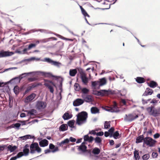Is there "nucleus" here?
<instances>
[{
  "label": "nucleus",
  "mask_w": 160,
  "mask_h": 160,
  "mask_svg": "<svg viewBox=\"0 0 160 160\" xmlns=\"http://www.w3.org/2000/svg\"><path fill=\"white\" fill-rule=\"evenodd\" d=\"M30 74H32L33 75H34L36 74L38 75L41 74V75L46 77H49L52 76V74L50 73L43 72H32L26 73L22 74L20 76L19 78H16L11 79L9 82L11 83H17L19 82L21 79L22 78L23 76L25 75H28Z\"/></svg>",
  "instance_id": "obj_1"
},
{
  "label": "nucleus",
  "mask_w": 160,
  "mask_h": 160,
  "mask_svg": "<svg viewBox=\"0 0 160 160\" xmlns=\"http://www.w3.org/2000/svg\"><path fill=\"white\" fill-rule=\"evenodd\" d=\"M107 81L105 78L100 79L98 81L92 82L91 86L92 89L97 90L99 89L100 86H103L106 84Z\"/></svg>",
  "instance_id": "obj_2"
},
{
  "label": "nucleus",
  "mask_w": 160,
  "mask_h": 160,
  "mask_svg": "<svg viewBox=\"0 0 160 160\" xmlns=\"http://www.w3.org/2000/svg\"><path fill=\"white\" fill-rule=\"evenodd\" d=\"M87 117V113L85 112H82L79 113L77 115V123L78 125H81L85 123Z\"/></svg>",
  "instance_id": "obj_3"
},
{
  "label": "nucleus",
  "mask_w": 160,
  "mask_h": 160,
  "mask_svg": "<svg viewBox=\"0 0 160 160\" xmlns=\"http://www.w3.org/2000/svg\"><path fill=\"white\" fill-rule=\"evenodd\" d=\"M148 113L154 117H157L160 114V108H156L154 106H151L146 108Z\"/></svg>",
  "instance_id": "obj_4"
},
{
  "label": "nucleus",
  "mask_w": 160,
  "mask_h": 160,
  "mask_svg": "<svg viewBox=\"0 0 160 160\" xmlns=\"http://www.w3.org/2000/svg\"><path fill=\"white\" fill-rule=\"evenodd\" d=\"M30 153L32 154L34 153L36 151L38 153L40 152L41 149L39 147L37 143H34L32 144L30 146Z\"/></svg>",
  "instance_id": "obj_5"
},
{
  "label": "nucleus",
  "mask_w": 160,
  "mask_h": 160,
  "mask_svg": "<svg viewBox=\"0 0 160 160\" xmlns=\"http://www.w3.org/2000/svg\"><path fill=\"white\" fill-rule=\"evenodd\" d=\"M138 117V115L135 113H132L128 114H126L124 117V120L127 122H132Z\"/></svg>",
  "instance_id": "obj_6"
},
{
  "label": "nucleus",
  "mask_w": 160,
  "mask_h": 160,
  "mask_svg": "<svg viewBox=\"0 0 160 160\" xmlns=\"http://www.w3.org/2000/svg\"><path fill=\"white\" fill-rule=\"evenodd\" d=\"M156 141L149 137L144 138V142L145 144L149 147H152L155 144Z\"/></svg>",
  "instance_id": "obj_7"
},
{
  "label": "nucleus",
  "mask_w": 160,
  "mask_h": 160,
  "mask_svg": "<svg viewBox=\"0 0 160 160\" xmlns=\"http://www.w3.org/2000/svg\"><path fill=\"white\" fill-rule=\"evenodd\" d=\"M47 104L45 102L39 101L37 102L35 107L37 109L41 110L45 108Z\"/></svg>",
  "instance_id": "obj_8"
},
{
  "label": "nucleus",
  "mask_w": 160,
  "mask_h": 160,
  "mask_svg": "<svg viewBox=\"0 0 160 160\" xmlns=\"http://www.w3.org/2000/svg\"><path fill=\"white\" fill-rule=\"evenodd\" d=\"M42 61L48 62L49 63L52 64V65L58 67H59L61 65L60 63L56 61H53L51 59L48 58H44V60H42Z\"/></svg>",
  "instance_id": "obj_9"
},
{
  "label": "nucleus",
  "mask_w": 160,
  "mask_h": 160,
  "mask_svg": "<svg viewBox=\"0 0 160 160\" xmlns=\"http://www.w3.org/2000/svg\"><path fill=\"white\" fill-rule=\"evenodd\" d=\"M25 112L27 113V116L31 118H34L37 112L36 110L34 109L26 111Z\"/></svg>",
  "instance_id": "obj_10"
},
{
  "label": "nucleus",
  "mask_w": 160,
  "mask_h": 160,
  "mask_svg": "<svg viewBox=\"0 0 160 160\" xmlns=\"http://www.w3.org/2000/svg\"><path fill=\"white\" fill-rule=\"evenodd\" d=\"M80 77L82 82L85 85H87L88 82V79L86 74L82 72L80 74Z\"/></svg>",
  "instance_id": "obj_11"
},
{
  "label": "nucleus",
  "mask_w": 160,
  "mask_h": 160,
  "mask_svg": "<svg viewBox=\"0 0 160 160\" xmlns=\"http://www.w3.org/2000/svg\"><path fill=\"white\" fill-rule=\"evenodd\" d=\"M109 91L105 90H100L99 92L98 91H93V93L97 95H106L109 93Z\"/></svg>",
  "instance_id": "obj_12"
},
{
  "label": "nucleus",
  "mask_w": 160,
  "mask_h": 160,
  "mask_svg": "<svg viewBox=\"0 0 160 160\" xmlns=\"http://www.w3.org/2000/svg\"><path fill=\"white\" fill-rule=\"evenodd\" d=\"M86 142H83L81 145L79 146H77L78 150L80 152H84L86 151L87 147L85 145Z\"/></svg>",
  "instance_id": "obj_13"
},
{
  "label": "nucleus",
  "mask_w": 160,
  "mask_h": 160,
  "mask_svg": "<svg viewBox=\"0 0 160 160\" xmlns=\"http://www.w3.org/2000/svg\"><path fill=\"white\" fill-rule=\"evenodd\" d=\"M13 53L12 52L2 51L0 52V58L12 55Z\"/></svg>",
  "instance_id": "obj_14"
},
{
  "label": "nucleus",
  "mask_w": 160,
  "mask_h": 160,
  "mask_svg": "<svg viewBox=\"0 0 160 160\" xmlns=\"http://www.w3.org/2000/svg\"><path fill=\"white\" fill-rule=\"evenodd\" d=\"M83 100L81 99H77L74 101L73 105L75 106H78L83 104Z\"/></svg>",
  "instance_id": "obj_15"
},
{
  "label": "nucleus",
  "mask_w": 160,
  "mask_h": 160,
  "mask_svg": "<svg viewBox=\"0 0 160 160\" xmlns=\"http://www.w3.org/2000/svg\"><path fill=\"white\" fill-rule=\"evenodd\" d=\"M82 97L84 99L83 101L87 102H90L92 100V97L90 95H86L83 94L82 95Z\"/></svg>",
  "instance_id": "obj_16"
},
{
  "label": "nucleus",
  "mask_w": 160,
  "mask_h": 160,
  "mask_svg": "<svg viewBox=\"0 0 160 160\" xmlns=\"http://www.w3.org/2000/svg\"><path fill=\"white\" fill-rule=\"evenodd\" d=\"M50 84H51L53 86H55L53 83L51 81L49 82V83L45 82L44 83V85L48 88L50 90V92L53 93V92L54 90L52 87L50 85Z\"/></svg>",
  "instance_id": "obj_17"
},
{
  "label": "nucleus",
  "mask_w": 160,
  "mask_h": 160,
  "mask_svg": "<svg viewBox=\"0 0 160 160\" xmlns=\"http://www.w3.org/2000/svg\"><path fill=\"white\" fill-rule=\"evenodd\" d=\"M49 148L52 151V152L54 153L58 151V147H55V146L52 143H50L49 145Z\"/></svg>",
  "instance_id": "obj_18"
},
{
  "label": "nucleus",
  "mask_w": 160,
  "mask_h": 160,
  "mask_svg": "<svg viewBox=\"0 0 160 160\" xmlns=\"http://www.w3.org/2000/svg\"><path fill=\"white\" fill-rule=\"evenodd\" d=\"M110 110L111 112H117L118 111V109L117 106V104L115 102H114L113 105L112 106H111Z\"/></svg>",
  "instance_id": "obj_19"
},
{
  "label": "nucleus",
  "mask_w": 160,
  "mask_h": 160,
  "mask_svg": "<svg viewBox=\"0 0 160 160\" xmlns=\"http://www.w3.org/2000/svg\"><path fill=\"white\" fill-rule=\"evenodd\" d=\"M153 91L152 89L149 88H147L143 94V96H146L148 95H151L153 93Z\"/></svg>",
  "instance_id": "obj_20"
},
{
  "label": "nucleus",
  "mask_w": 160,
  "mask_h": 160,
  "mask_svg": "<svg viewBox=\"0 0 160 160\" xmlns=\"http://www.w3.org/2000/svg\"><path fill=\"white\" fill-rule=\"evenodd\" d=\"M36 94L35 93H32L27 97L25 100L26 102H28L32 100L35 97Z\"/></svg>",
  "instance_id": "obj_21"
},
{
  "label": "nucleus",
  "mask_w": 160,
  "mask_h": 160,
  "mask_svg": "<svg viewBox=\"0 0 160 160\" xmlns=\"http://www.w3.org/2000/svg\"><path fill=\"white\" fill-rule=\"evenodd\" d=\"M83 138L84 142L86 141H88L89 142H91L93 140V138L92 137H89L88 135H86L84 136Z\"/></svg>",
  "instance_id": "obj_22"
},
{
  "label": "nucleus",
  "mask_w": 160,
  "mask_h": 160,
  "mask_svg": "<svg viewBox=\"0 0 160 160\" xmlns=\"http://www.w3.org/2000/svg\"><path fill=\"white\" fill-rule=\"evenodd\" d=\"M144 136L143 135H140L136 139V143H137L142 142L143 141L144 142Z\"/></svg>",
  "instance_id": "obj_23"
},
{
  "label": "nucleus",
  "mask_w": 160,
  "mask_h": 160,
  "mask_svg": "<svg viewBox=\"0 0 160 160\" xmlns=\"http://www.w3.org/2000/svg\"><path fill=\"white\" fill-rule=\"evenodd\" d=\"M72 115L71 114H69L68 112L65 113L63 115L62 118L65 120H68L70 119L72 117Z\"/></svg>",
  "instance_id": "obj_24"
},
{
  "label": "nucleus",
  "mask_w": 160,
  "mask_h": 160,
  "mask_svg": "<svg viewBox=\"0 0 160 160\" xmlns=\"http://www.w3.org/2000/svg\"><path fill=\"white\" fill-rule=\"evenodd\" d=\"M48 144V141L46 139H44L39 142V145L41 147H44Z\"/></svg>",
  "instance_id": "obj_25"
},
{
  "label": "nucleus",
  "mask_w": 160,
  "mask_h": 160,
  "mask_svg": "<svg viewBox=\"0 0 160 160\" xmlns=\"http://www.w3.org/2000/svg\"><path fill=\"white\" fill-rule=\"evenodd\" d=\"M148 86L152 88H154L158 86L157 83L153 81H150L149 83H148Z\"/></svg>",
  "instance_id": "obj_26"
},
{
  "label": "nucleus",
  "mask_w": 160,
  "mask_h": 160,
  "mask_svg": "<svg viewBox=\"0 0 160 160\" xmlns=\"http://www.w3.org/2000/svg\"><path fill=\"white\" fill-rule=\"evenodd\" d=\"M23 155V152H20L16 156L11 158L10 160H16L17 158L21 157Z\"/></svg>",
  "instance_id": "obj_27"
},
{
  "label": "nucleus",
  "mask_w": 160,
  "mask_h": 160,
  "mask_svg": "<svg viewBox=\"0 0 160 160\" xmlns=\"http://www.w3.org/2000/svg\"><path fill=\"white\" fill-rule=\"evenodd\" d=\"M136 81L138 83H144L145 82V79L141 77H137L136 78Z\"/></svg>",
  "instance_id": "obj_28"
},
{
  "label": "nucleus",
  "mask_w": 160,
  "mask_h": 160,
  "mask_svg": "<svg viewBox=\"0 0 160 160\" xmlns=\"http://www.w3.org/2000/svg\"><path fill=\"white\" fill-rule=\"evenodd\" d=\"M101 2H102L103 4H106L107 5L106 8L102 9H108L110 8V3L109 1L107 0H101Z\"/></svg>",
  "instance_id": "obj_29"
},
{
  "label": "nucleus",
  "mask_w": 160,
  "mask_h": 160,
  "mask_svg": "<svg viewBox=\"0 0 160 160\" xmlns=\"http://www.w3.org/2000/svg\"><path fill=\"white\" fill-rule=\"evenodd\" d=\"M113 137L114 139H117L120 137L118 131H116L112 133L111 137Z\"/></svg>",
  "instance_id": "obj_30"
},
{
  "label": "nucleus",
  "mask_w": 160,
  "mask_h": 160,
  "mask_svg": "<svg viewBox=\"0 0 160 160\" xmlns=\"http://www.w3.org/2000/svg\"><path fill=\"white\" fill-rule=\"evenodd\" d=\"M77 70L76 69H71L69 70V75L72 77L74 76L77 73Z\"/></svg>",
  "instance_id": "obj_31"
},
{
  "label": "nucleus",
  "mask_w": 160,
  "mask_h": 160,
  "mask_svg": "<svg viewBox=\"0 0 160 160\" xmlns=\"http://www.w3.org/2000/svg\"><path fill=\"white\" fill-rule=\"evenodd\" d=\"M91 111L92 114H96L99 113V110L96 107H92L91 109Z\"/></svg>",
  "instance_id": "obj_32"
},
{
  "label": "nucleus",
  "mask_w": 160,
  "mask_h": 160,
  "mask_svg": "<svg viewBox=\"0 0 160 160\" xmlns=\"http://www.w3.org/2000/svg\"><path fill=\"white\" fill-rule=\"evenodd\" d=\"M8 148L11 152H12L14 151L17 148V147L15 146H12L9 145L8 146Z\"/></svg>",
  "instance_id": "obj_33"
},
{
  "label": "nucleus",
  "mask_w": 160,
  "mask_h": 160,
  "mask_svg": "<svg viewBox=\"0 0 160 160\" xmlns=\"http://www.w3.org/2000/svg\"><path fill=\"white\" fill-rule=\"evenodd\" d=\"M80 8L81 9L82 13V14L83 15V16H84L85 18H86V17H89V15L87 13V12L82 8V6H80Z\"/></svg>",
  "instance_id": "obj_34"
},
{
  "label": "nucleus",
  "mask_w": 160,
  "mask_h": 160,
  "mask_svg": "<svg viewBox=\"0 0 160 160\" xmlns=\"http://www.w3.org/2000/svg\"><path fill=\"white\" fill-rule=\"evenodd\" d=\"M68 126L67 124H63L61 125L60 128L59 129L61 131H64L67 130Z\"/></svg>",
  "instance_id": "obj_35"
},
{
  "label": "nucleus",
  "mask_w": 160,
  "mask_h": 160,
  "mask_svg": "<svg viewBox=\"0 0 160 160\" xmlns=\"http://www.w3.org/2000/svg\"><path fill=\"white\" fill-rule=\"evenodd\" d=\"M33 138V137L30 135H27L19 138L22 139V140H25L28 138Z\"/></svg>",
  "instance_id": "obj_36"
},
{
  "label": "nucleus",
  "mask_w": 160,
  "mask_h": 160,
  "mask_svg": "<svg viewBox=\"0 0 160 160\" xmlns=\"http://www.w3.org/2000/svg\"><path fill=\"white\" fill-rule=\"evenodd\" d=\"M28 51V49L25 48L23 49V51H21L19 50H17L15 51V52L19 53V54H24L26 53V52Z\"/></svg>",
  "instance_id": "obj_37"
},
{
  "label": "nucleus",
  "mask_w": 160,
  "mask_h": 160,
  "mask_svg": "<svg viewBox=\"0 0 160 160\" xmlns=\"http://www.w3.org/2000/svg\"><path fill=\"white\" fill-rule=\"evenodd\" d=\"M134 157L135 160H138L139 159L140 157L138 151H135L134 152Z\"/></svg>",
  "instance_id": "obj_38"
},
{
  "label": "nucleus",
  "mask_w": 160,
  "mask_h": 160,
  "mask_svg": "<svg viewBox=\"0 0 160 160\" xmlns=\"http://www.w3.org/2000/svg\"><path fill=\"white\" fill-rule=\"evenodd\" d=\"M69 142V140L68 138H66L64 140L62 141L59 143V145L60 146H62L63 145L68 143Z\"/></svg>",
  "instance_id": "obj_39"
},
{
  "label": "nucleus",
  "mask_w": 160,
  "mask_h": 160,
  "mask_svg": "<svg viewBox=\"0 0 160 160\" xmlns=\"http://www.w3.org/2000/svg\"><path fill=\"white\" fill-rule=\"evenodd\" d=\"M21 126V124L19 123H16L14 124H13L11 126H10L8 128H19Z\"/></svg>",
  "instance_id": "obj_40"
},
{
  "label": "nucleus",
  "mask_w": 160,
  "mask_h": 160,
  "mask_svg": "<svg viewBox=\"0 0 160 160\" xmlns=\"http://www.w3.org/2000/svg\"><path fill=\"white\" fill-rule=\"evenodd\" d=\"M100 152V149L97 148H94L92 150V152L95 154H98Z\"/></svg>",
  "instance_id": "obj_41"
},
{
  "label": "nucleus",
  "mask_w": 160,
  "mask_h": 160,
  "mask_svg": "<svg viewBox=\"0 0 160 160\" xmlns=\"http://www.w3.org/2000/svg\"><path fill=\"white\" fill-rule=\"evenodd\" d=\"M23 153H23V156H24V155L25 156H27L28 155V153L29 152V148L26 149V148H24L23 150Z\"/></svg>",
  "instance_id": "obj_42"
},
{
  "label": "nucleus",
  "mask_w": 160,
  "mask_h": 160,
  "mask_svg": "<svg viewBox=\"0 0 160 160\" xmlns=\"http://www.w3.org/2000/svg\"><path fill=\"white\" fill-rule=\"evenodd\" d=\"M74 89L76 91H78L80 89V86L79 84L77 83L75 84L74 85Z\"/></svg>",
  "instance_id": "obj_43"
},
{
  "label": "nucleus",
  "mask_w": 160,
  "mask_h": 160,
  "mask_svg": "<svg viewBox=\"0 0 160 160\" xmlns=\"http://www.w3.org/2000/svg\"><path fill=\"white\" fill-rule=\"evenodd\" d=\"M40 60V58H36L34 57H31L29 58H28V59H27L26 60L27 61H33V60H36L37 61H39Z\"/></svg>",
  "instance_id": "obj_44"
},
{
  "label": "nucleus",
  "mask_w": 160,
  "mask_h": 160,
  "mask_svg": "<svg viewBox=\"0 0 160 160\" xmlns=\"http://www.w3.org/2000/svg\"><path fill=\"white\" fill-rule=\"evenodd\" d=\"M110 127V122H105L104 124V128L106 129H109Z\"/></svg>",
  "instance_id": "obj_45"
},
{
  "label": "nucleus",
  "mask_w": 160,
  "mask_h": 160,
  "mask_svg": "<svg viewBox=\"0 0 160 160\" xmlns=\"http://www.w3.org/2000/svg\"><path fill=\"white\" fill-rule=\"evenodd\" d=\"M149 154H147L143 155L142 157L143 160H147L149 158Z\"/></svg>",
  "instance_id": "obj_46"
},
{
  "label": "nucleus",
  "mask_w": 160,
  "mask_h": 160,
  "mask_svg": "<svg viewBox=\"0 0 160 160\" xmlns=\"http://www.w3.org/2000/svg\"><path fill=\"white\" fill-rule=\"evenodd\" d=\"M14 92L16 94L18 93L19 91V88L18 86H16L14 87L13 89Z\"/></svg>",
  "instance_id": "obj_47"
},
{
  "label": "nucleus",
  "mask_w": 160,
  "mask_h": 160,
  "mask_svg": "<svg viewBox=\"0 0 160 160\" xmlns=\"http://www.w3.org/2000/svg\"><path fill=\"white\" fill-rule=\"evenodd\" d=\"M82 91L83 93L87 94L89 92V90L86 88H84L82 89Z\"/></svg>",
  "instance_id": "obj_48"
},
{
  "label": "nucleus",
  "mask_w": 160,
  "mask_h": 160,
  "mask_svg": "<svg viewBox=\"0 0 160 160\" xmlns=\"http://www.w3.org/2000/svg\"><path fill=\"white\" fill-rule=\"evenodd\" d=\"M95 142L97 143H99L101 141V138L98 137H96L95 139Z\"/></svg>",
  "instance_id": "obj_49"
},
{
  "label": "nucleus",
  "mask_w": 160,
  "mask_h": 160,
  "mask_svg": "<svg viewBox=\"0 0 160 160\" xmlns=\"http://www.w3.org/2000/svg\"><path fill=\"white\" fill-rule=\"evenodd\" d=\"M36 44H31L29 45L28 46V48H27L28 49V50L30 49L31 48L33 47H35L36 46Z\"/></svg>",
  "instance_id": "obj_50"
},
{
  "label": "nucleus",
  "mask_w": 160,
  "mask_h": 160,
  "mask_svg": "<svg viewBox=\"0 0 160 160\" xmlns=\"http://www.w3.org/2000/svg\"><path fill=\"white\" fill-rule=\"evenodd\" d=\"M74 124V122L72 121H70L68 122V126L71 128L73 127Z\"/></svg>",
  "instance_id": "obj_51"
},
{
  "label": "nucleus",
  "mask_w": 160,
  "mask_h": 160,
  "mask_svg": "<svg viewBox=\"0 0 160 160\" xmlns=\"http://www.w3.org/2000/svg\"><path fill=\"white\" fill-rule=\"evenodd\" d=\"M152 156L153 158H157L158 156V154L157 152H153L152 154Z\"/></svg>",
  "instance_id": "obj_52"
},
{
  "label": "nucleus",
  "mask_w": 160,
  "mask_h": 160,
  "mask_svg": "<svg viewBox=\"0 0 160 160\" xmlns=\"http://www.w3.org/2000/svg\"><path fill=\"white\" fill-rule=\"evenodd\" d=\"M69 139V141H70L71 142H75L76 141V139L72 137H70Z\"/></svg>",
  "instance_id": "obj_53"
},
{
  "label": "nucleus",
  "mask_w": 160,
  "mask_h": 160,
  "mask_svg": "<svg viewBox=\"0 0 160 160\" xmlns=\"http://www.w3.org/2000/svg\"><path fill=\"white\" fill-rule=\"evenodd\" d=\"M160 136V135L158 133H157L154 135V137L155 138H158Z\"/></svg>",
  "instance_id": "obj_54"
},
{
  "label": "nucleus",
  "mask_w": 160,
  "mask_h": 160,
  "mask_svg": "<svg viewBox=\"0 0 160 160\" xmlns=\"http://www.w3.org/2000/svg\"><path fill=\"white\" fill-rule=\"evenodd\" d=\"M103 132H97L96 133V135L97 136H102L103 135Z\"/></svg>",
  "instance_id": "obj_55"
},
{
  "label": "nucleus",
  "mask_w": 160,
  "mask_h": 160,
  "mask_svg": "<svg viewBox=\"0 0 160 160\" xmlns=\"http://www.w3.org/2000/svg\"><path fill=\"white\" fill-rule=\"evenodd\" d=\"M114 127H112L111 128V135H112V133L114 132Z\"/></svg>",
  "instance_id": "obj_56"
},
{
  "label": "nucleus",
  "mask_w": 160,
  "mask_h": 160,
  "mask_svg": "<svg viewBox=\"0 0 160 160\" xmlns=\"http://www.w3.org/2000/svg\"><path fill=\"white\" fill-rule=\"evenodd\" d=\"M7 83H6V82H0V87L4 86L5 85H6L7 84Z\"/></svg>",
  "instance_id": "obj_57"
},
{
  "label": "nucleus",
  "mask_w": 160,
  "mask_h": 160,
  "mask_svg": "<svg viewBox=\"0 0 160 160\" xmlns=\"http://www.w3.org/2000/svg\"><path fill=\"white\" fill-rule=\"evenodd\" d=\"M44 152H45V153L46 154H47L48 153H50L51 152H52V151L50 149H46L45 150Z\"/></svg>",
  "instance_id": "obj_58"
},
{
  "label": "nucleus",
  "mask_w": 160,
  "mask_h": 160,
  "mask_svg": "<svg viewBox=\"0 0 160 160\" xmlns=\"http://www.w3.org/2000/svg\"><path fill=\"white\" fill-rule=\"evenodd\" d=\"M103 108L106 111H110V108L108 107H106Z\"/></svg>",
  "instance_id": "obj_59"
},
{
  "label": "nucleus",
  "mask_w": 160,
  "mask_h": 160,
  "mask_svg": "<svg viewBox=\"0 0 160 160\" xmlns=\"http://www.w3.org/2000/svg\"><path fill=\"white\" fill-rule=\"evenodd\" d=\"M121 102L124 105H126V101L125 99H122Z\"/></svg>",
  "instance_id": "obj_60"
},
{
  "label": "nucleus",
  "mask_w": 160,
  "mask_h": 160,
  "mask_svg": "<svg viewBox=\"0 0 160 160\" xmlns=\"http://www.w3.org/2000/svg\"><path fill=\"white\" fill-rule=\"evenodd\" d=\"M109 135V133L108 132H107V131H105V132L104 136L106 137H107Z\"/></svg>",
  "instance_id": "obj_61"
},
{
  "label": "nucleus",
  "mask_w": 160,
  "mask_h": 160,
  "mask_svg": "<svg viewBox=\"0 0 160 160\" xmlns=\"http://www.w3.org/2000/svg\"><path fill=\"white\" fill-rule=\"evenodd\" d=\"M89 133L91 134H94H94L96 135V133H96L95 131L92 130V131H91Z\"/></svg>",
  "instance_id": "obj_62"
},
{
  "label": "nucleus",
  "mask_w": 160,
  "mask_h": 160,
  "mask_svg": "<svg viewBox=\"0 0 160 160\" xmlns=\"http://www.w3.org/2000/svg\"><path fill=\"white\" fill-rule=\"evenodd\" d=\"M32 88L31 87H28L26 90L25 91V93H27V92L30 91L31 89Z\"/></svg>",
  "instance_id": "obj_63"
},
{
  "label": "nucleus",
  "mask_w": 160,
  "mask_h": 160,
  "mask_svg": "<svg viewBox=\"0 0 160 160\" xmlns=\"http://www.w3.org/2000/svg\"><path fill=\"white\" fill-rule=\"evenodd\" d=\"M20 116L22 118L25 117H26L25 114L24 113H22L21 114Z\"/></svg>",
  "instance_id": "obj_64"
}]
</instances>
